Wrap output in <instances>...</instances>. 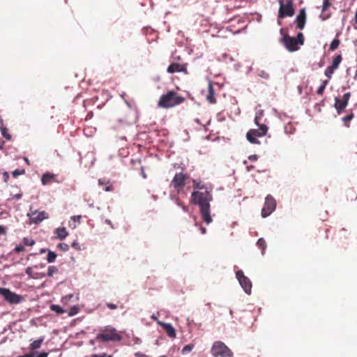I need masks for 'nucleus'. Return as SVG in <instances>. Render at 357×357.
<instances>
[{"mask_svg":"<svg viewBox=\"0 0 357 357\" xmlns=\"http://www.w3.org/2000/svg\"><path fill=\"white\" fill-rule=\"evenodd\" d=\"M56 254L52 251H49L47 256V260L49 263H52L55 261L56 258Z\"/></svg>","mask_w":357,"mask_h":357,"instance_id":"nucleus-29","label":"nucleus"},{"mask_svg":"<svg viewBox=\"0 0 357 357\" xmlns=\"http://www.w3.org/2000/svg\"><path fill=\"white\" fill-rule=\"evenodd\" d=\"M184 101V98L174 91H169L161 96L158 106L162 108H170L180 105Z\"/></svg>","mask_w":357,"mask_h":357,"instance_id":"nucleus-1","label":"nucleus"},{"mask_svg":"<svg viewBox=\"0 0 357 357\" xmlns=\"http://www.w3.org/2000/svg\"><path fill=\"white\" fill-rule=\"evenodd\" d=\"M56 177L57 176L56 174L46 172L42 176L41 182L43 185H48L52 182L59 183L60 181L57 180Z\"/></svg>","mask_w":357,"mask_h":357,"instance_id":"nucleus-18","label":"nucleus"},{"mask_svg":"<svg viewBox=\"0 0 357 357\" xmlns=\"http://www.w3.org/2000/svg\"><path fill=\"white\" fill-rule=\"evenodd\" d=\"M73 294H69V295H67L66 296H65L63 298L66 301H68L70 300L71 298H73Z\"/></svg>","mask_w":357,"mask_h":357,"instance_id":"nucleus-46","label":"nucleus"},{"mask_svg":"<svg viewBox=\"0 0 357 357\" xmlns=\"http://www.w3.org/2000/svg\"><path fill=\"white\" fill-rule=\"evenodd\" d=\"M167 73H180V72H184L185 73H187V68L185 64H180L178 63H173L170 64L167 69Z\"/></svg>","mask_w":357,"mask_h":357,"instance_id":"nucleus-17","label":"nucleus"},{"mask_svg":"<svg viewBox=\"0 0 357 357\" xmlns=\"http://www.w3.org/2000/svg\"><path fill=\"white\" fill-rule=\"evenodd\" d=\"M47 356H48V353L43 351V352L40 353L37 356V357H47Z\"/></svg>","mask_w":357,"mask_h":357,"instance_id":"nucleus-44","label":"nucleus"},{"mask_svg":"<svg viewBox=\"0 0 357 357\" xmlns=\"http://www.w3.org/2000/svg\"><path fill=\"white\" fill-rule=\"evenodd\" d=\"M54 233L56 235V238L60 240H63V239L66 238L68 235V232L66 230V227H61L56 228L55 229Z\"/></svg>","mask_w":357,"mask_h":357,"instance_id":"nucleus-22","label":"nucleus"},{"mask_svg":"<svg viewBox=\"0 0 357 357\" xmlns=\"http://www.w3.org/2000/svg\"><path fill=\"white\" fill-rule=\"evenodd\" d=\"M248 158L252 161H256L257 160L258 157L257 155H250Z\"/></svg>","mask_w":357,"mask_h":357,"instance_id":"nucleus-43","label":"nucleus"},{"mask_svg":"<svg viewBox=\"0 0 357 357\" xmlns=\"http://www.w3.org/2000/svg\"><path fill=\"white\" fill-rule=\"evenodd\" d=\"M306 22V11L305 8H301L299 10L298 15L295 19V23L296 24V28L300 30H303L305 28Z\"/></svg>","mask_w":357,"mask_h":357,"instance_id":"nucleus-16","label":"nucleus"},{"mask_svg":"<svg viewBox=\"0 0 357 357\" xmlns=\"http://www.w3.org/2000/svg\"><path fill=\"white\" fill-rule=\"evenodd\" d=\"M58 272V268L54 266H50L48 267V271L47 275L52 277L54 273Z\"/></svg>","mask_w":357,"mask_h":357,"instance_id":"nucleus-30","label":"nucleus"},{"mask_svg":"<svg viewBox=\"0 0 357 357\" xmlns=\"http://www.w3.org/2000/svg\"><path fill=\"white\" fill-rule=\"evenodd\" d=\"M105 223H107V225H110L112 228H113V225H112V223L111 222V220H105Z\"/></svg>","mask_w":357,"mask_h":357,"instance_id":"nucleus-48","label":"nucleus"},{"mask_svg":"<svg viewBox=\"0 0 357 357\" xmlns=\"http://www.w3.org/2000/svg\"><path fill=\"white\" fill-rule=\"evenodd\" d=\"M24 243L25 245L31 246L35 244V241L33 240H29L28 238H24Z\"/></svg>","mask_w":357,"mask_h":357,"instance_id":"nucleus-37","label":"nucleus"},{"mask_svg":"<svg viewBox=\"0 0 357 357\" xmlns=\"http://www.w3.org/2000/svg\"><path fill=\"white\" fill-rule=\"evenodd\" d=\"M187 178L188 176L185 174H176L170 185L177 193H179L185 187Z\"/></svg>","mask_w":357,"mask_h":357,"instance_id":"nucleus-8","label":"nucleus"},{"mask_svg":"<svg viewBox=\"0 0 357 357\" xmlns=\"http://www.w3.org/2000/svg\"><path fill=\"white\" fill-rule=\"evenodd\" d=\"M5 233H6V231H5L4 228L1 225H0V234H3Z\"/></svg>","mask_w":357,"mask_h":357,"instance_id":"nucleus-47","label":"nucleus"},{"mask_svg":"<svg viewBox=\"0 0 357 357\" xmlns=\"http://www.w3.org/2000/svg\"><path fill=\"white\" fill-rule=\"evenodd\" d=\"M0 295L10 304H18L24 301L23 296L11 291L9 289L0 287Z\"/></svg>","mask_w":357,"mask_h":357,"instance_id":"nucleus-7","label":"nucleus"},{"mask_svg":"<svg viewBox=\"0 0 357 357\" xmlns=\"http://www.w3.org/2000/svg\"><path fill=\"white\" fill-rule=\"evenodd\" d=\"M342 61V56L341 54L335 56L333 59L332 63L326 68L324 72V75L328 78L332 77V75L339 68V65Z\"/></svg>","mask_w":357,"mask_h":357,"instance_id":"nucleus-14","label":"nucleus"},{"mask_svg":"<svg viewBox=\"0 0 357 357\" xmlns=\"http://www.w3.org/2000/svg\"><path fill=\"white\" fill-rule=\"evenodd\" d=\"M211 353L213 356H222V357H231L233 352L229 349L223 342L218 341L215 342L212 348Z\"/></svg>","mask_w":357,"mask_h":357,"instance_id":"nucleus-5","label":"nucleus"},{"mask_svg":"<svg viewBox=\"0 0 357 357\" xmlns=\"http://www.w3.org/2000/svg\"><path fill=\"white\" fill-rule=\"evenodd\" d=\"M257 245L261 250V252L264 254L266 248V243L265 240L263 238H259L257 242Z\"/></svg>","mask_w":357,"mask_h":357,"instance_id":"nucleus-26","label":"nucleus"},{"mask_svg":"<svg viewBox=\"0 0 357 357\" xmlns=\"http://www.w3.org/2000/svg\"><path fill=\"white\" fill-rule=\"evenodd\" d=\"M158 324L162 326L163 329L167 334V335L170 337H176V332L174 327L170 324L163 323L161 321H158Z\"/></svg>","mask_w":357,"mask_h":357,"instance_id":"nucleus-19","label":"nucleus"},{"mask_svg":"<svg viewBox=\"0 0 357 357\" xmlns=\"http://www.w3.org/2000/svg\"><path fill=\"white\" fill-rule=\"evenodd\" d=\"M97 339L100 340L102 342L120 341L121 340V336L117 333L115 329L112 328L107 329L105 332L98 334Z\"/></svg>","mask_w":357,"mask_h":357,"instance_id":"nucleus-9","label":"nucleus"},{"mask_svg":"<svg viewBox=\"0 0 357 357\" xmlns=\"http://www.w3.org/2000/svg\"><path fill=\"white\" fill-rule=\"evenodd\" d=\"M205 190L202 192V220L207 224H210L212 222V218L210 215V204L209 202L213 199L211 195V188L208 189L202 185V190Z\"/></svg>","mask_w":357,"mask_h":357,"instance_id":"nucleus-3","label":"nucleus"},{"mask_svg":"<svg viewBox=\"0 0 357 357\" xmlns=\"http://www.w3.org/2000/svg\"><path fill=\"white\" fill-rule=\"evenodd\" d=\"M75 313H76V312H75V313H70V315H73V314H75Z\"/></svg>","mask_w":357,"mask_h":357,"instance_id":"nucleus-55","label":"nucleus"},{"mask_svg":"<svg viewBox=\"0 0 357 357\" xmlns=\"http://www.w3.org/2000/svg\"><path fill=\"white\" fill-rule=\"evenodd\" d=\"M1 134L2 135L8 139H10L11 138V135L10 134L8 133V130L6 128H1Z\"/></svg>","mask_w":357,"mask_h":357,"instance_id":"nucleus-34","label":"nucleus"},{"mask_svg":"<svg viewBox=\"0 0 357 357\" xmlns=\"http://www.w3.org/2000/svg\"><path fill=\"white\" fill-rule=\"evenodd\" d=\"M72 247L73 248H75V250H81L80 245H79V243L78 242H75V241L73 242L72 243Z\"/></svg>","mask_w":357,"mask_h":357,"instance_id":"nucleus-40","label":"nucleus"},{"mask_svg":"<svg viewBox=\"0 0 357 357\" xmlns=\"http://www.w3.org/2000/svg\"><path fill=\"white\" fill-rule=\"evenodd\" d=\"M206 232V229L202 227V234H205Z\"/></svg>","mask_w":357,"mask_h":357,"instance_id":"nucleus-53","label":"nucleus"},{"mask_svg":"<svg viewBox=\"0 0 357 357\" xmlns=\"http://www.w3.org/2000/svg\"><path fill=\"white\" fill-rule=\"evenodd\" d=\"M20 197H21V195H17V197H16L18 199V198H20Z\"/></svg>","mask_w":357,"mask_h":357,"instance_id":"nucleus-54","label":"nucleus"},{"mask_svg":"<svg viewBox=\"0 0 357 357\" xmlns=\"http://www.w3.org/2000/svg\"><path fill=\"white\" fill-rule=\"evenodd\" d=\"M51 310L57 314H63L64 312L63 308L58 305H52Z\"/></svg>","mask_w":357,"mask_h":357,"instance_id":"nucleus-31","label":"nucleus"},{"mask_svg":"<svg viewBox=\"0 0 357 357\" xmlns=\"http://www.w3.org/2000/svg\"><path fill=\"white\" fill-rule=\"evenodd\" d=\"M142 175L143 178H146V174H145L143 169H142Z\"/></svg>","mask_w":357,"mask_h":357,"instance_id":"nucleus-51","label":"nucleus"},{"mask_svg":"<svg viewBox=\"0 0 357 357\" xmlns=\"http://www.w3.org/2000/svg\"><path fill=\"white\" fill-rule=\"evenodd\" d=\"M217 89H220V85L218 83H212L211 81L208 82L206 99L210 104H214L216 102V99L215 98V91Z\"/></svg>","mask_w":357,"mask_h":357,"instance_id":"nucleus-15","label":"nucleus"},{"mask_svg":"<svg viewBox=\"0 0 357 357\" xmlns=\"http://www.w3.org/2000/svg\"><path fill=\"white\" fill-rule=\"evenodd\" d=\"M340 44V40L337 38H335L330 45V50L335 51Z\"/></svg>","mask_w":357,"mask_h":357,"instance_id":"nucleus-27","label":"nucleus"},{"mask_svg":"<svg viewBox=\"0 0 357 357\" xmlns=\"http://www.w3.org/2000/svg\"><path fill=\"white\" fill-rule=\"evenodd\" d=\"M190 203L197 205L199 211L201 212V192L197 190L194 191L191 195Z\"/></svg>","mask_w":357,"mask_h":357,"instance_id":"nucleus-20","label":"nucleus"},{"mask_svg":"<svg viewBox=\"0 0 357 357\" xmlns=\"http://www.w3.org/2000/svg\"><path fill=\"white\" fill-rule=\"evenodd\" d=\"M351 98V93H344L342 98H335L334 107L338 114H342L344 109L347 107L349 100Z\"/></svg>","mask_w":357,"mask_h":357,"instance_id":"nucleus-12","label":"nucleus"},{"mask_svg":"<svg viewBox=\"0 0 357 357\" xmlns=\"http://www.w3.org/2000/svg\"><path fill=\"white\" fill-rule=\"evenodd\" d=\"M106 305L107 306V307H109V309H111V310H115V309H116V308H117L116 305L113 304V303H107L106 304Z\"/></svg>","mask_w":357,"mask_h":357,"instance_id":"nucleus-41","label":"nucleus"},{"mask_svg":"<svg viewBox=\"0 0 357 357\" xmlns=\"http://www.w3.org/2000/svg\"><path fill=\"white\" fill-rule=\"evenodd\" d=\"M280 32L283 34L281 42L289 52L296 51L298 50L299 45H303L304 36L301 32L297 34L296 38L291 37L285 33H283V29H280Z\"/></svg>","mask_w":357,"mask_h":357,"instance_id":"nucleus-2","label":"nucleus"},{"mask_svg":"<svg viewBox=\"0 0 357 357\" xmlns=\"http://www.w3.org/2000/svg\"><path fill=\"white\" fill-rule=\"evenodd\" d=\"M258 126V129H251L247 132L246 137L250 143L259 144V142L257 138L265 136L268 132L266 125H259Z\"/></svg>","mask_w":357,"mask_h":357,"instance_id":"nucleus-6","label":"nucleus"},{"mask_svg":"<svg viewBox=\"0 0 357 357\" xmlns=\"http://www.w3.org/2000/svg\"><path fill=\"white\" fill-rule=\"evenodd\" d=\"M27 215L29 217L30 221L34 224H39L49 218L48 214L45 211H33L32 208H30V211L28 213Z\"/></svg>","mask_w":357,"mask_h":357,"instance_id":"nucleus-13","label":"nucleus"},{"mask_svg":"<svg viewBox=\"0 0 357 357\" xmlns=\"http://www.w3.org/2000/svg\"><path fill=\"white\" fill-rule=\"evenodd\" d=\"M44 341V337H40L33 341L29 346V349L32 351L39 349Z\"/></svg>","mask_w":357,"mask_h":357,"instance_id":"nucleus-23","label":"nucleus"},{"mask_svg":"<svg viewBox=\"0 0 357 357\" xmlns=\"http://www.w3.org/2000/svg\"><path fill=\"white\" fill-rule=\"evenodd\" d=\"M276 207L275 199L270 195H268L265 199L264 206L261 209V216L266 218L275 211Z\"/></svg>","mask_w":357,"mask_h":357,"instance_id":"nucleus-10","label":"nucleus"},{"mask_svg":"<svg viewBox=\"0 0 357 357\" xmlns=\"http://www.w3.org/2000/svg\"><path fill=\"white\" fill-rule=\"evenodd\" d=\"M192 348H193V345H192V344H187V345H185V346L183 348V349H182V353H183V354L188 353V352H190V351H192Z\"/></svg>","mask_w":357,"mask_h":357,"instance_id":"nucleus-35","label":"nucleus"},{"mask_svg":"<svg viewBox=\"0 0 357 357\" xmlns=\"http://www.w3.org/2000/svg\"><path fill=\"white\" fill-rule=\"evenodd\" d=\"M26 273L28 275L29 278L33 279L34 277H37L35 275V273L33 271L32 267H27L25 271Z\"/></svg>","mask_w":357,"mask_h":357,"instance_id":"nucleus-32","label":"nucleus"},{"mask_svg":"<svg viewBox=\"0 0 357 357\" xmlns=\"http://www.w3.org/2000/svg\"><path fill=\"white\" fill-rule=\"evenodd\" d=\"M104 190L106 192H111L114 190L113 185L110 183L109 181H107L105 188H104Z\"/></svg>","mask_w":357,"mask_h":357,"instance_id":"nucleus-36","label":"nucleus"},{"mask_svg":"<svg viewBox=\"0 0 357 357\" xmlns=\"http://www.w3.org/2000/svg\"><path fill=\"white\" fill-rule=\"evenodd\" d=\"M73 219L74 220L79 221V220L81 219V215L74 216V217L73 218Z\"/></svg>","mask_w":357,"mask_h":357,"instance_id":"nucleus-49","label":"nucleus"},{"mask_svg":"<svg viewBox=\"0 0 357 357\" xmlns=\"http://www.w3.org/2000/svg\"><path fill=\"white\" fill-rule=\"evenodd\" d=\"M24 250V247L23 245H17L15 248V251L17 253L23 252Z\"/></svg>","mask_w":357,"mask_h":357,"instance_id":"nucleus-38","label":"nucleus"},{"mask_svg":"<svg viewBox=\"0 0 357 357\" xmlns=\"http://www.w3.org/2000/svg\"><path fill=\"white\" fill-rule=\"evenodd\" d=\"M194 218V221H195V225L196 226H199V222L197 220V218L196 217H193Z\"/></svg>","mask_w":357,"mask_h":357,"instance_id":"nucleus-52","label":"nucleus"},{"mask_svg":"<svg viewBox=\"0 0 357 357\" xmlns=\"http://www.w3.org/2000/svg\"><path fill=\"white\" fill-rule=\"evenodd\" d=\"M280 5L278 17V18H285L287 17H292L295 13L293 0H278Z\"/></svg>","mask_w":357,"mask_h":357,"instance_id":"nucleus-4","label":"nucleus"},{"mask_svg":"<svg viewBox=\"0 0 357 357\" xmlns=\"http://www.w3.org/2000/svg\"><path fill=\"white\" fill-rule=\"evenodd\" d=\"M21 174H22V172H20L18 169H16L13 172V174L14 176H17Z\"/></svg>","mask_w":357,"mask_h":357,"instance_id":"nucleus-45","label":"nucleus"},{"mask_svg":"<svg viewBox=\"0 0 357 357\" xmlns=\"http://www.w3.org/2000/svg\"><path fill=\"white\" fill-rule=\"evenodd\" d=\"M107 181L105 179H99L98 180V184L100 185H105Z\"/></svg>","mask_w":357,"mask_h":357,"instance_id":"nucleus-42","label":"nucleus"},{"mask_svg":"<svg viewBox=\"0 0 357 357\" xmlns=\"http://www.w3.org/2000/svg\"><path fill=\"white\" fill-rule=\"evenodd\" d=\"M328 80H324L323 81L321 85L318 88L317 91V93L318 95H323L324 92V90L326 89V85L328 84Z\"/></svg>","mask_w":357,"mask_h":357,"instance_id":"nucleus-28","label":"nucleus"},{"mask_svg":"<svg viewBox=\"0 0 357 357\" xmlns=\"http://www.w3.org/2000/svg\"><path fill=\"white\" fill-rule=\"evenodd\" d=\"M354 118V114L353 112H351L349 114H348L347 116H344L342 119V121L344 122V125L345 127L347 128H349L350 127V122Z\"/></svg>","mask_w":357,"mask_h":357,"instance_id":"nucleus-24","label":"nucleus"},{"mask_svg":"<svg viewBox=\"0 0 357 357\" xmlns=\"http://www.w3.org/2000/svg\"><path fill=\"white\" fill-rule=\"evenodd\" d=\"M57 248L63 252H66L69 250L68 245L65 243H59Z\"/></svg>","mask_w":357,"mask_h":357,"instance_id":"nucleus-33","label":"nucleus"},{"mask_svg":"<svg viewBox=\"0 0 357 357\" xmlns=\"http://www.w3.org/2000/svg\"><path fill=\"white\" fill-rule=\"evenodd\" d=\"M264 116V111L261 109L258 110L255 114V123L257 126L264 125V123H261V120Z\"/></svg>","mask_w":357,"mask_h":357,"instance_id":"nucleus-25","label":"nucleus"},{"mask_svg":"<svg viewBox=\"0 0 357 357\" xmlns=\"http://www.w3.org/2000/svg\"><path fill=\"white\" fill-rule=\"evenodd\" d=\"M35 275L37 277H34L33 279L43 278L46 276V274L44 273H35Z\"/></svg>","mask_w":357,"mask_h":357,"instance_id":"nucleus-39","label":"nucleus"},{"mask_svg":"<svg viewBox=\"0 0 357 357\" xmlns=\"http://www.w3.org/2000/svg\"><path fill=\"white\" fill-rule=\"evenodd\" d=\"M236 276L245 292L248 294H250L251 293L252 287L250 279L245 276L243 272L241 270L236 271Z\"/></svg>","mask_w":357,"mask_h":357,"instance_id":"nucleus-11","label":"nucleus"},{"mask_svg":"<svg viewBox=\"0 0 357 357\" xmlns=\"http://www.w3.org/2000/svg\"><path fill=\"white\" fill-rule=\"evenodd\" d=\"M4 142L0 139V149H2L3 148Z\"/></svg>","mask_w":357,"mask_h":357,"instance_id":"nucleus-50","label":"nucleus"},{"mask_svg":"<svg viewBox=\"0 0 357 357\" xmlns=\"http://www.w3.org/2000/svg\"><path fill=\"white\" fill-rule=\"evenodd\" d=\"M331 6V3H330L329 0H324L323 1V6H322V14L320 15V17L321 20L324 21L326 20L330 17V14L325 13L326 10L328 7Z\"/></svg>","mask_w":357,"mask_h":357,"instance_id":"nucleus-21","label":"nucleus"}]
</instances>
